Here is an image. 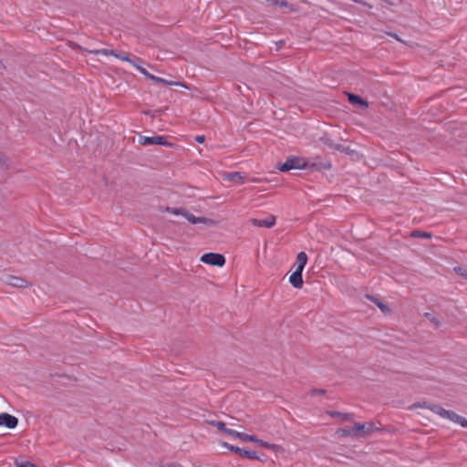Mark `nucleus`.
I'll list each match as a JSON object with an SVG mask.
<instances>
[{"mask_svg":"<svg viewBox=\"0 0 467 467\" xmlns=\"http://www.w3.org/2000/svg\"><path fill=\"white\" fill-rule=\"evenodd\" d=\"M208 423L216 427L220 431H223V432H224L230 436H233L234 438L240 439L244 441H254V439L253 438V435H249V434H246L244 432H239L237 431L229 429L226 427L225 423L223 421L210 420V421H208Z\"/></svg>","mask_w":467,"mask_h":467,"instance_id":"f257e3e1","label":"nucleus"},{"mask_svg":"<svg viewBox=\"0 0 467 467\" xmlns=\"http://www.w3.org/2000/svg\"><path fill=\"white\" fill-rule=\"evenodd\" d=\"M307 166V163L305 159L296 156L288 157L285 161L281 164L278 169L280 171L286 172L293 169H305Z\"/></svg>","mask_w":467,"mask_h":467,"instance_id":"f03ea898","label":"nucleus"},{"mask_svg":"<svg viewBox=\"0 0 467 467\" xmlns=\"http://www.w3.org/2000/svg\"><path fill=\"white\" fill-rule=\"evenodd\" d=\"M201 261L204 264L214 266H223L225 264L224 256L216 253H207L202 254Z\"/></svg>","mask_w":467,"mask_h":467,"instance_id":"7ed1b4c3","label":"nucleus"},{"mask_svg":"<svg viewBox=\"0 0 467 467\" xmlns=\"http://www.w3.org/2000/svg\"><path fill=\"white\" fill-rule=\"evenodd\" d=\"M139 143L143 146H150V145H164V146H171V144L167 142L164 136H142L140 135L139 137Z\"/></svg>","mask_w":467,"mask_h":467,"instance_id":"20e7f679","label":"nucleus"},{"mask_svg":"<svg viewBox=\"0 0 467 467\" xmlns=\"http://www.w3.org/2000/svg\"><path fill=\"white\" fill-rule=\"evenodd\" d=\"M356 430H358V432L359 433L360 439L367 438L372 431L379 430V428L376 426V424L372 421L368 422H358L356 423Z\"/></svg>","mask_w":467,"mask_h":467,"instance_id":"39448f33","label":"nucleus"},{"mask_svg":"<svg viewBox=\"0 0 467 467\" xmlns=\"http://www.w3.org/2000/svg\"><path fill=\"white\" fill-rule=\"evenodd\" d=\"M18 424L16 417L8 413H0V426H5L8 429H15Z\"/></svg>","mask_w":467,"mask_h":467,"instance_id":"423d86ee","label":"nucleus"},{"mask_svg":"<svg viewBox=\"0 0 467 467\" xmlns=\"http://www.w3.org/2000/svg\"><path fill=\"white\" fill-rule=\"evenodd\" d=\"M251 223L257 227L272 228L275 224V217L274 215H268L265 219L254 218L251 220Z\"/></svg>","mask_w":467,"mask_h":467,"instance_id":"0eeeda50","label":"nucleus"},{"mask_svg":"<svg viewBox=\"0 0 467 467\" xmlns=\"http://www.w3.org/2000/svg\"><path fill=\"white\" fill-rule=\"evenodd\" d=\"M4 282L10 286L18 288L26 287L28 285V282L26 279L14 275H7Z\"/></svg>","mask_w":467,"mask_h":467,"instance_id":"6e6552de","label":"nucleus"},{"mask_svg":"<svg viewBox=\"0 0 467 467\" xmlns=\"http://www.w3.org/2000/svg\"><path fill=\"white\" fill-rule=\"evenodd\" d=\"M230 451H234L235 453H238L240 456H242L244 459L248 460H256L259 459L257 452L255 451H248L244 450L239 447H230Z\"/></svg>","mask_w":467,"mask_h":467,"instance_id":"1a4fd4ad","label":"nucleus"},{"mask_svg":"<svg viewBox=\"0 0 467 467\" xmlns=\"http://www.w3.org/2000/svg\"><path fill=\"white\" fill-rule=\"evenodd\" d=\"M337 434L340 437H350L353 439H360L359 433L358 432V430H356V423L352 427H345L341 428L337 431Z\"/></svg>","mask_w":467,"mask_h":467,"instance_id":"9d476101","label":"nucleus"},{"mask_svg":"<svg viewBox=\"0 0 467 467\" xmlns=\"http://www.w3.org/2000/svg\"><path fill=\"white\" fill-rule=\"evenodd\" d=\"M289 283L295 288H301L303 286L302 271L296 269L289 276Z\"/></svg>","mask_w":467,"mask_h":467,"instance_id":"9b49d317","label":"nucleus"},{"mask_svg":"<svg viewBox=\"0 0 467 467\" xmlns=\"http://www.w3.org/2000/svg\"><path fill=\"white\" fill-rule=\"evenodd\" d=\"M224 179L236 184H244L246 182L242 173L237 171L226 173Z\"/></svg>","mask_w":467,"mask_h":467,"instance_id":"f8f14e48","label":"nucleus"},{"mask_svg":"<svg viewBox=\"0 0 467 467\" xmlns=\"http://www.w3.org/2000/svg\"><path fill=\"white\" fill-rule=\"evenodd\" d=\"M184 217L187 219V221L192 224L197 223H207L208 222H211V220L205 218V217H197L193 215L192 213H190L188 212H185Z\"/></svg>","mask_w":467,"mask_h":467,"instance_id":"ddd939ff","label":"nucleus"},{"mask_svg":"<svg viewBox=\"0 0 467 467\" xmlns=\"http://www.w3.org/2000/svg\"><path fill=\"white\" fill-rule=\"evenodd\" d=\"M348 101L351 104L359 105V106H361L363 108H368V103L366 100H364L362 98L358 96V95H354V94L348 93Z\"/></svg>","mask_w":467,"mask_h":467,"instance_id":"4468645a","label":"nucleus"},{"mask_svg":"<svg viewBox=\"0 0 467 467\" xmlns=\"http://www.w3.org/2000/svg\"><path fill=\"white\" fill-rule=\"evenodd\" d=\"M307 263V255L305 252H300L297 254L296 256V264H297V270H301L303 272L306 265Z\"/></svg>","mask_w":467,"mask_h":467,"instance_id":"2eb2a0df","label":"nucleus"},{"mask_svg":"<svg viewBox=\"0 0 467 467\" xmlns=\"http://www.w3.org/2000/svg\"><path fill=\"white\" fill-rule=\"evenodd\" d=\"M329 415L332 418H340L344 421H352L353 420V414L351 413H342L339 411H330Z\"/></svg>","mask_w":467,"mask_h":467,"instance_id":"dca6fc26","label":"nucleus"},{"mask_svg":"<svg viewBox=\"0 0 467 467\" xmlns=\"http://www.w3.org/2000/svg\"><path fill=\"white\" fill-rule=\"evenodd\" d=\"M323 141L326 145H327L330 149L337 150L339 151H344L345 147L341 144L335 143L331 139L329 138H324Z\"/></svg>","mask_w":467,"mask_h":467,"instance_id":"f3484780","label":"nucleus"},{"mask_svg":"<svg viewBox=\"0 0 467 467\" xmlns=\"http://www.w3.org/2000/svg\"><path fill=\"white\" fill-rule=\"evenodd\" d=\"M444 419H448L453 422L459 423L461 426L462 423V420H464V418L451 410H448V414L444 417Z\"/></svg>","mask_w":467,"mask_h":467,"instance_id":"a211bd4d","label":"nucleus"},{"mask_svg":"<svg viewBox=\"0 0 467 467\" xmlns=\"http://www.w3.org/2000/svg\"><path fill=\"white\" fill-rule=\"evenodd\" d=\"M14 464L16 467H38L34 462L24 460L22 458L16 459Z\"/></svg>","mask_w":467,"mask_h":467,"instance_id":"6ab92c4d","label":"nucleus"},{"mask_svg":"<svg viewBox=\"0 0 467 467\" xmlns=\"http://www.w3.org/2000/svg\"><path fill=\"white\" fill-rule=\"evenodd\" d=\"M145 77H147L148 78H150V80L156 82V83H161V84H164V85H172L173 83L172 82H170L162 78H160V77H157V76H154L152 74H150V72L147 71V74L144 75Z\"/></svg>","mask_w":467,"mask_h":467,"instance_id":"aec40b11","label":"nucleus"},{"mask_svg":"<svg viewBox=\"0 0 467 467\" xmlns=\"http://www.w3.org/2000/svg\"><path fill=\"white\" fill-rule=\"evenodd\" d=\"M88 52L90 54H94V55H103V56H114L115 55V50L107 49V48L88 50Z\"/></svg>","mask_w":467,"mask_h":467,"instance_id":"412c9836","label":"nucleus"},{"mask_svg":"<svg viewBox=\"0 0 467 467\" xmlns=\"http://www.w3.org/2000/svg\"><path fill=\"white\" fill-rule=\"evenodd\" d=\"M430 409L436 414L441 416L442 418H444L448 414V410H445L441 406L437 404L431 405Z\"/></svg>","mask_w":467,"mask_h":467,"instance_id":"4be33fe9","label":"nucleus"},{"mask_svg":"<svg viewBox=\"0 0 467 467\" xmlns=\"http://www.w3.org/2000/svg\"><path fill=\"white\" fill-rule=\"evenodd\" d=\"M130 64H131L135 68H137L141 74L145 75L147 74V70L142 67L140 63V59L138 57L130 58V61H129Z\"/></svg>","mask_w":467,"mask_h":467,"instance_id":"5701e85b","label":"nucleus"},{"mask_svg":"<svg viewBox=\"0 0 467 467\" xmlns=\"http://www.w3.org/2000/svg\"><path fill=\"white\" fill-rule=\"evenodd\" d=\"M271 4L273 5H276V6H280V7H288L290 8L291 11H294V7L292 5H290L287 1L285 0H272Z\"/></svg>","mask_w":467,"mask_h":467,"instance_id":"b1692460","label":"nucleus"},{"mask_svg":"<svg viewBox=\"0 0 467 467\" xmlns=\"http://www.w3.org/2000/svg\"><path fill=\"white\" fill-rule=\"evenodd\" d=\"M253 438L254 439V441H249L250 442H255V443L259 444L261 447L265 448V449H271L274 447V444H271L268 441L260 440L254 435H253Z\"/></svg>","mask_w":467,"mask_h":467,"instance_id":"393cba45","label":"nucleus"},{"mask_svg":"<svg viewBox=\"0 0 467 467\" xmlns=\"http://www.w3.org/2000/svg\"><path fill=\"white\" fill-rule=\"evenodd\" d=\"M113 57H115L116 58L122 60V61H126V62L130 61V57L129 54H127L125 52L115 51V55Z\"/></svg>","mask_w":467,"mask_h":467,"instance_id":"a878e982","label":"nucleus"},{"mask_svg":"<svg viewBox=\"0 0 467 467\" xmlns=\"http://www.w3.org/2000/svg\"><path fill=\"white\" fill-rule=\"evenodd\" d=\"M166 211L168 213H170L174 214V215H182V216H184L185 212H186V211H184L182 209H180V208H170V207H167Z\"/></svg>","mask_w":467,"mask_h":467,"instance_id":"bb28decb","label":"nucleus"},{"mask_svg":"<svg viewBox=\"0 0 467 467\" xmlns=\"http://www.w3.org/2000/svg\"><path fill=\"white\" fill-rule=\"evenodd\" d=\"M368 298L374 302L383 312L387 311L389 308L388 306L383 304L381 301H379V299L377 298H374L373 296H368Z\"/></svg>","mask_w":467,"mask_h":467,"instance_id":"cd10ccee","label":"nucleus"},{"mask_svg":"<svg viewBox=\"0 0 467 467\" xmlns=\"http://www.w3.org/2000/svg\"><path fill=\"white\" fill-rule=\"evenodd\" d=\"M411 235L413 237H422V238H431V234L430 233L420 232V231H416V232L412 233Z\"/></svg>","mask_w":467,"mask_h":467,"instance_id":"c85d7f7f","label":"nucleus"},{"mask_svg":"<svg viewBox=\"0 0 467 467\" xmlns=\"http://www.w3.org/2000/svg\"><path fill=\"white\" fill-rule=\"evenodd\" d=\"M425 317L432 323L438 325L437 318L431 313H425Z\"/></svg>","mask_w":467,"mask_h":467,"instance_id":"c756f323","label":"nucleus"},{"mask_svg":"<svg viewBox=\"0 0 467 467\" xmlns=\"http://www.w3.org/2000/svg\"><path fill=\"white\" fill-rule=\"evenodd\" d=\"M325 393V390L324 389H313L311 391V395H316V394H323Z\"/></svg>","mask_w":467,"mask_h":467,"instance_id":"7c9ffc66","label":"nucleus"},{"mask_svg":"<svg viewBox=\"0 0 467 467\" xmlns=\"http://www.w3.org/2000/svg\"><path fill=\"white\" fill-rule=\"evenodd\" d=\"M6 163V158L4 155H0V164H5Z\"/></svg>","mask_w":467,"mask_h":467,"instance_id":"2f4dec72","label":"nucleus"},{"mask_svg":"<svg viewBox=\"0 0 467 467\" xmlns=\"http://www.w3.org/2000/svg\"><path fill=\"white\" fill-rule=\"evenodd\" d=\"M221 445L225 447V448H227V449H229V450H230V447H234V445H231V444H229V443H227L225 441L221 442Z\"/></svg>","mask_w":467,"mask_h":467,"instance_id":"473e14b6","label":"nucleus"},{"mask_svg":"<svg viewBox=\"0 0 467 467\" xmlns=\"http://www.w3.org/2000/svg\"><path fill=\"white\" fill-rule=\"evenodd\" d=\"M196 141H198L199 143H202L204 141V136H197Z\"/></svg>","mask_w":467,"mask_h":467,"instance_id":"72a5a7b5","label":"nucleus"},{"mask_svg":"<svg viewBox=\"0 0 467 467\" xmlns=\"http://www.w3.org/2000/svg\"><path fill=\"white\" fill-rule=\"evenodd\" d=\"M462 426L467 428V420L466 419L462 420Z\"/></svg>","mask_w":467,"mask_h":467,"instance_id":"f704fd0d","label":"nucleus"},{"mask_svg":"<svg viewBox=\"0 0 467 467\" xmlns=\"http://www.w3.org/2000/svg\"><path fill=\"white\" fill-rule=\"evenodd\" d=\"M390 36H391L392 37H394L396 40L400 41V39L398 37V36H397L396 34H390Z\"/></svg>","mask_w":467,"mask_h":467,"instance_id":"c9c22d12","label":"nucleus"},{"mask_svg":"<svg viewBox=\"0 0 467 467\" xmlns=\"http://www.w3.org/2000/svg\"><path fill=\"white\" fill-rule=\"evenodd\" d=\"M251 182H258L257 179H252Z\"/></svg>","mask_w":467,"mask_h":467,"instance_id":"e433bc0d","label":"nucleus"},{"mask_svg":"<svg viewBox=\"0 0 467 467\" xmlns=\"http://www.w3.org/2000/svg\"><path fill=\"white\" fill-rule=\"evenodd\" d=\"M266 1H267V2H270V3L272 2V0H266Z\"/></svg>","mask_w":467,"mask_h":467,"instance_id":"4c0bfd02","label":"nucleus"}]
</instances>
